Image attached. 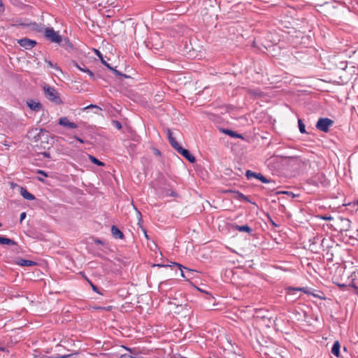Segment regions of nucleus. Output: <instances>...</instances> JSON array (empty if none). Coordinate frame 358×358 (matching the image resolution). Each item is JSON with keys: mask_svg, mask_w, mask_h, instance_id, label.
Instances as JSON below:
<instances>
[{"mask_svg": "<svg viewBox=\"0 0 358 358\" xmlns=\"http://www.w3.org/2000/svg\"><path fill=\"white\" fill-rule=\"evenodd\" d=\"M112 124L119 130L122 129V124L117 120H113Z\"/></svg>", "mask_w": 358, "mask_h": 358, "instance_id": "27", "label": "nucleus"}, {"mask_svg": "<svg viewBox=\"0 0 358 358\" xmlns=\"http://www.w3.org/2000/svg\"><path fill=\"white\" fill-rule=\"evenodd\" d=\"M314 181L316 185L320 184L323 187L329 184V181L324 173H317L314 178Z\"/></svg>", "mask_w": 358, "mask_h": 358, "instance_id": "8", "label": "nucleus"}, {"mask_svg": "<svg viewBox=\"0 0 358 358\" xmlns=\"http://www.w3.org/2000/svg\"><path fill=\"white\" fill-rule=\"evenodd\" d=\"M3 3H2L1 0H0V7H3Z\"/></svg>", "mask_w": 358, "mask_h": 358, "instance_id": "42", "label": "nucleus"}, {"mask_svg": "<svg viewBox=\"0 0 358 358\" xmlns=\"http://www.w3.org/2000/svg\"><path fill=\"white\" fill-rule=\"evenodd\" d=\"M42 155L45 157H47V158H50V154L48 152H44L42 153Z\"/></svg>", "mask_w": 358, "mask_h": 358, "instance_id": "39", "label": "nucleus"}, {"mask_svg": "<svg viewBox=\"0 0 358 358\" xmlns=\"http://www.w3.org/2000/svg\"><path fill=\"white\" fill-rule=\"evenodd\" d=\"M83 72H85V73H88V74H89V76H90L92 78H93V79L94 78V73H93L92 71H90L89 69H83Z\"/></svg>", "mask_w": 358, "mask_h": 358, "instance_id": "30", "label": "nucleus"}, {"mask_svg": "<svg viewBox=\"0 0 358 358\" xmlns=\"http://www.w3.org/2000/svg\"><path fill=\"white\" fill-rule=\"evenodd\" d=\"M72 355H57L55 357H52V358H68V357H70Z\"/></svg>", "mask_w": 358, "mask_h": 358, "instance_id": "31", "label": "nucleus"}, {"mask_svg": "<svg viewBox=\"0 0 358 358\" xmlns=\"http://www.w3.org/2000/svg\"><path fill=\"white\" fill-rule=\"evenodd\" d=\"M357 204H358V201H357Z\"/></svg>", "mask_w": 358, "mask_h": 358, "instance_id": "48", "label": "nucleus"}, {"mask_svg": "<svg viewBox=\"0 0 358 358\" xmlns=\"http://www.w3.org/2000/svg\"><path fill=\"white\" fill-rule=\"evenodd\" d=\"M74 138L78 141H79L80 143H85V141L84 140H83L82 138H80V137H78V136H74Z\"/></svg>", "mask_w": 358, "mask_h": 358, "instance_id": "36", "label": "nucleus"}, {"mask_svg": "<svg viewBox=\"0 0 358 358\" xmlns=\"http://www.w3.org/2000/svg\"><path fill=\"white\" fill-rule=\"evenodd\" d=\"M120 358H134V357L131 356L130 354L126 353V354L122 355Z\"/></svg>", "mask_w": 358, "mask_h": 358, "instance_id": "33", "label": "nucleus"}, {"mask_svg": "<svg viewBox=\"0 0 358 358\" xmlns=\"http://www.w3.org/2000/svg\"><path fill=\"white\" fill-rule=\"evenodd\" d=\"M27 216V214L25 212H22L21 214H20V222H22V220H24L25 219Z\"/></svg>", "mask_w": 358, "mask_h": 358, "instance_id": "34", "label": "nucleus"}, {"mask_svg": "<svg viewBox=\"0 0 358 358\" xmlns=\"http://www.w3.org/2000/svg\"><path fill=\"white\" fill-rule=\"evenodd\" d=\"M27 106L33 110L38 112L42 109V105L40 102H36L32 99L27 101Z\"/></svg>", "mask_w": 358, "mask_h": 358, "instance_id": "11", "label": "nucleus"}, {"mask_svg": "<svg viewBox=\"0 0 358 358\" xmlns=\"http://www.w3.org/2000/svg\"><path fill=\"white\" fill-rule=\"evenodd\" d=\"M87 281L90 284L93 291H94L95 292H96L98 294H101L99 290V289H98V287L96 285H94L90 280H87Z\"/></svg>", "mask_w": 358, "mask_h": 358, "instance_id": "29", "label": "nucleus"}, {"mask_svg": "<svg viewBox=\"0 0 358 358\" xmlns=\"http://www.w3.org/2000/svg\"><path fill=\"white\" fill-rule=\"evenodd\" d=\"M222 131L224 134H227L229 136L233 137V138H241V139L243 138L242 134H237L236 132H235L232 130L228 129H222Z\"/></svg>", "mask_w": 358, "mask_h": 358, "instance_id": "14", "label": "nucleus"}, {"mask_svg": "<svg viewBox=\"0 0 358 358\" xmlns=\"http://www.w3.org/2000/svg\"><path fill=\"white\" fill-rule=\"evenodd\" d=\"M110 70H111V71H113V73H114L115 75H117V76H123V74H122V73H120V71H118L117 70H116V69H113V67H112V69H110ZM124 76H125V75H124Z\"/></svg>", "mask_w": 358, "mask_h": 358, "instance_id": "32", "label": "nucleus"}, {"mask_svg": "<svg viewBox=\"0 0 358 358\" xmlns=\"http://www.w3.org/2000/svg\"><path fill=\"white\" fill-rule=\"evenodd\" d=\"M96 55L100 58V60H101V63L105 66H106L108 69H112V67L110 66V65L108 63H107L104 60V59L103 58V56H102L101 53L99 50H96Z\"/></svg>", "mask_w": 358, "mask_h": 358, "instance_id": "21", "label": "nucleus"}, {"mask_svg": "<svg viewBox=\"0 0 358 358\" xmlns=\"http://www.w3.org/2000/svg\"><path fill=\"white\" fill-rule=\"evenodd\" d=\"M158 266H166L165 265H160V264H158Z\"/></svg>", "mask_w": 358, "mask_h": 358, "instance_id": "46", "label": "nucleus"}, {"mask_svg": "<svg viewBox=\"0 0 358 358\" xmlns=\"http://www.w3.org/2000/svg\"><path fill=\"white\" fill-rule=\"evenodd\" d=\"M18 43L25 49L29 50L36 45V41L27 38H24L18 40Z\"/></svg>", "mask_w": 358, "mask_h": 358, "instance_id": "5", "label": "nucleus"}, {"mask_svg": "<svg viewBox=\"0 0 358 358\" xmlns=\"http://www.w3.org/2000/svg\"><path fill=\"white\" fill-rule=\"evenodd\" d=\"M321 218H322V220H332V219H333V218H332V217H331V216H327V215H325V216H322V217H321Z\"/></svg>", "mask_w": 358, "mask_h": 358, "instance_id": "35", "label": "nucleus"}, {"mask_svg": "<svg viewBox=\"0 0 358 358\" xmlns=\"http://www.w3.org/2000/svg\"><path fill=\"white\" fill-rule=\"evenodd\" d=\"M20 25L23 26V27H26V26H27V24H22V23H21Z\"/></svg>", "mask_w": 358, "mask_h": 358, "instance_id": "43", "label": "nucleus"}, {"mask_svg": "<svg viewBox=\"0 0 358 358\" xmlns=\"http://www.w3.org/2000/svg\"><path fill=\"white\" fill-rule=\"evenodd\" d=\"M298 125L299 131L301 134L306 133L305 124H303V121L301 119L298 120Z\"/></svg>", "mask_w": 358, "mask_h": 358, "instance_id": "24", "label": "nucleus"}, {"mask_svg": "<svg viewBox=\"0 0 358 358\" xmlns=\"http://www.w3.org/2000/svg\"><path fill=\"white\" fill-rule=\"evenodd\" d=\"M17 264L21 266H32L36 265V263L35 262H33V261H31V260L24 259H20L17 261Z\"/></svg>", "mask_w": 358, "mask_h": 358, "instance_id": "16", "label": "nucleus"}, {"mask_svg": "<svg viewBox=\"0 0 358 358\" xmlns=\"http://www.w3.org/2000/svg\"><path fill=\"white\" fill-rule=\"evenodd\" d=\"M111 234L115 238L123 239L124 237L123 233L115 225L111 227Z\"/></svg>", "mask_w": 358, "mask_h": 358, "instance_id": "13", "label": "nucleus"}, {"mask_svg": "<svg viewBox=\"0 0 358 358\" xmlns=\"http://www.w3.org/2000/svg\"><path fill=\"white\" fill-rule=\"evenodd\" d=\"M89 159H90L91 162H92L93 164H96L97 166H104V163L103 162L99 161L97 158H96L93 155H89Z\"/></svg>", "mask_w": 358, "mask_h": 358, "instance_id": "20", "label": "nucleus"}, {"mask_svg": "<svg viewBox=\"0 0 358 358\" xmlns=\"http://www.w3.org/2000/svg\"><path fill=\"white\" fill-rule=\"evenodd\" d=\"M74 66L78 68L80 71H83V69H87L85 64H83V66H80L77 62H73Z\"/></svg>", "mask_w": 358, "mask_h": 358, "instance_id": "28", "label": "nucleus"}, {"mask_svg": "<svg viewBox=\"0 0 358 358\" xmlns=\"http://www.w3.org/2000/svg\"><path fill=\"white\" fill-rule=\"evenodd\" d=\"M43 90L45 94V96L52 102L56 104H60L62 103V99H60L58 92L57 90L48 85H45L43 87Z\"/></svg>", "mask_w": 358, "mask_h": 358, "instance_id": "1", "label": "nucleus"}, {"mask_svg": "<svg viewBox=\"0 0 358 358\" xmlns=\"http://www.w3.org/2000/svg\"><path fill=\"white\" fill-rule=\"evenodd\" d=\"M163 194H164V195H163L164 196H173V197L178 196V193L173 190H165Z\"/></svg>", "mask_w": 358, "mask_h": 358, "instance_id": "23", "label": "nucleus"}, {"mask_svg": "<svg viewBox=\"0 0 358 358\" xmlns=\"http://www.w3.org/2000/svg\"><path fill=\"white\" fill-rule=\"evenodd\" d=\"M180 358H187V357H182V356H180Z\"/></svg>", "mask_w": 358, "mask_h": 358, "instance_id": "47", "label": "nucleus"}, {"mask_svg": "<svg viewBox=\"0 0 358 358\" xmlns=\"http://www.w3.org/2000/svg\"><path fill=\"white\" fill-rule=\"evenodd\" d=\"M234 228L239 231H245L248 233H250L252 231V229L248 224L243 226L235 225Z\"/></svg>", "mask_w": 358, "mask_h": 358, "instance_id": "19", "label": "nucleus"}, {"mask_svg": "<svg viewBox=\"0 0 358 358\" xmlns=\"http://www.w3.org/2000/svg\"><path fill=\"white\" fill-rule=\"evenodd\" d=\"M20 192L22 196L27 200L33 201L35 199V196L29 192L25 187H20Z\"/></svg>", "mask_w": 358, "mask_h": 358, "instance_id": "12", "label": "nucleus"}, {"mask_svg": "<svg viewBox=\"0 0 358 358\" xmlns=\"http://www.w3.org/2000/svg\"><path fill=\"white\" fill-rule=\"evenodd\" d=\"M334 121L327 117H321L316 124V128L323 132H327L329 127L332 126Z\"/></svg>", "mask_w": 358, "mask_h": 358, "instance_id": "2", "label": "nucleus"}, {"mask_svg": "<svg viewBox=\"0 0 358 358\" xmlns=\"http://www.w3.org/2000/svg\"><path fill=\"white\" fill-rule=\"evenodd\" d=\"M167 136L169 143L171 145V146L176 150H178V148H180L181 146L179 145V143L176 141V138L173 136V133L171 129H168L167 130Z\"/></svg>", "mask_w": 358, "mask_h": 358, "instance_id": "10", "label": "nucleus"}, {"mask_svg": "<svg viewBox=\"0 0 358 358\" xmlns=\"http://www.w3.org/2000/svg\"><path fill=\"white\" fill-rule=\"evenodd\" d=\"M0 244L15 245H16V243L10 238L3 237V236H0Z\"/></svg>", "mask_w": 358, "mask_h": 358, "instance_id": "18", "label": "nucleus"}, {"mask_svg": "<svg viewBox=\"0 0 358 358\" xmlns=\"http://www.w3.org/2000/svg\"><path fill=\"white\" fill-rule=\"evenodd\" d=\"M173 265L178 266L179 268V269L181 271V275L182 277L183 278H186V275H185L184 273V271H183V268L187 270V272H192V270H190V269H188L187 268L183 266L182 265L180 264H178V263H173Z\"/></svg>", "mask_w": 358, "mask_h": 358, "instance_id": "22", "label": "nucleus"}, {"mask_svg": "<svg viewBox=\"0 0 358 358\" xmlns=\"http://www.w3.org/2000/svg\"><path fill=\"white\" fill-rule=\"evenodd\" d=\"M99 108L101 110V108L99 106H97L96 105H93V104L89 105L85 108Z\"/></svg>", "mask_w": 358, "mask_h": 358, "instance_id": "37", "label": "nucleus"}, {"mask_svg": "<svg viewBox=\"0 0 358 358\" xmlns=\"http://www.w3.org/2000/svg\"><path fill=\"white\" fill-rule=\"evenodd\" d=\"M45 62L50 68L55 69L57 71H61V69L59 66H57L56 64H53L52 62L47 59H45Z\"/></svg>", "mask_w": 358, "mask_h": 358, "instance_id": "25", "label": "nucleus"}, {"mask_svg": "<svg viewBox=\"0 0 358 358\" xmlns=\"http://www.w3.org/2000/svg\"><path fill=\"white\" fill-rule=\"evenodd\" d=\"M45 36L53 43H59L62 40V36L52 27L45 29Z\"/></svg>", "mask_w": 358, "mask_h": 358, "instance_id": "3", "label": "nucleus"}, {"mask_svg": "<svg viewBox=\"0 0 358 358\" xmlns=\"http://www.w3.org/2000/svg\"><path fill=\"white\" fill-rule=\"evenodd\" d=\"M134 358H145L143 357H134Z\"/></svg>", "mask_w": 358, "mask_h": 358, "instance_id": "44", "label": "nucleus"}, {"mask_svg": "<svg viewBox=\"0 0 358 358\" xmlns=\"http://www.w3.org/2000/svg\"><path fill=\"white\" fill-rule=\"evenodd\" d=\"M271 223L273 226L278 227V224H276L273 221L271 220Z\"/></svg>", "mask_w": 358, "mask_h": 358, "instance_id": "41", "label": "nucleus"}, {"mask_svg": "<svg viewBox=\"0 0 358 358\" xmlns=\"http://www.w3.org/2000/svg\"><path fill=\"white\" fill-rule=\"evenodd\" d=\"M288 289H289V291H301L307 294H312V292H310L311 289L308 287H289Z\"/></svg>", "mask_w": 358, "mask_h": 358, "instance_id": "17", "label": "nucleus"}, {"mask_svg": "<svg viewBox=\"0 0 358 358\" xmlns=\"http://www.w3.org/2000/svg\"><path fill=\"white\" fill-rule=\"evenodd\" d=\"M58 124L68 129H76L78 127V125L71 122L67 117H62L59 119Z\"/></svg>", "mask_w": 358, "mask_h": 358, "instance_id": "6", "label": "nucleus"}, {"mask_svg": "<svg viewBox=\"0 0 358 358\" xmlns=\"http://www.w3.org/2000/svg\"><path fill=\"white\" fill-rule=\"evenodd\" d=\"M167 136L169 143L171 145V146L176 150H178V148H180L181 146L179 145V143L176 141V138L173 136V133L171 129H168L167 130Z\"/></svg>", "mask_w": 358, "mask_h": 358, "instance_id": "9", "label": "nucleus"}, {"mask_svg": "<svg viewBox=\"0 0 358 358\" xmlns=\"http://www.w3.org/2000/svg\"><path fill=\"white\" fill-rule=\"evenodd\" d=\"M177 152L180 153L182 157L187 159L189 162H194L195 157L189 152L188 150L183 148L182 147L178 148Z\"/></svg>", "mask_w": 358, "mask_h": 358, "instance_id": "7", "label": "nucleus"}, {"mask_svg": "<svg viewBox=\"0 0 358 358\" xmlns=\"http://www.w3.org/2000/svg\"><path fill=\"white\" fill-rule=\"evenodd\" d=\"M355 289V293L358 295V287L357 286H353Z\"/></svg>", "mask_w": 358, "mask_h": 358, "instance_id": "40", "label": "nucleus"}, {"mask_svg": "<svg viewBox=\"0 0 358 358\" xmlns=\"http://www.w3.org/2000/svg\"><path fill=\"white\" fill-rule=\"evenodd\" d=\"M245 176H246L247 179H248V180H250V179H251L252 178H257V179L259 180L263 183H268V182H271L270 180L267 179L262 173L253 172V171H252L250 170H248L246 171Z\"/></svg>", "mask_w": 358, "mask_h": 358, "instance_id": "4", "label": "nucleus"}, {"mask_svg": "<svg viewBox=\"0 0 358 358\" xmlns=\"http://www.w3.org/2000/svg\"><path fill=\"white\" fill-rule=\"evenodd\" d=\"M340 343L338 341H336L331 348V353L336 356L337 357H340Z\"/></svg>", "mask_w": 358, "mask_h": 358, "instance_id": "15", "label": "nucleus"}, {"mask_svg": "<svg viewBox=\"0 0 358 358\" xmlns=\"http://www.w3.org/2000/svg\"><path fill=\"white\" fill-rule=\"evenodd\" d=\"M238 199L246 202H250L248 197L241 193H239L238 194Z\"/></svg>", "mask_w": 358, "mask_h": 358, "instance_id": "26", "label": "nucleus"}, {"mask_svg": "<svg viewBox=\"0 0 358 358\" xmlns=\"http://www.w3.org/2000/svg\"><path fill=\"white\" fill-rule=\"evenodd\" d=\"M37 173H39V174H41V175H43V176H45V177H47V176H48V175L46 174V173H45L44 171H42V170H38V171H37Z\"/></svg>", "mask_w": 358, "mask_h": 358, "instance_id": "38", "label": "nucleus"}, {"mask_svg": "<svg viewBox=\"0 0 358 358\" xmlns=\"http://www.w3.org/2000/svg\"><path fill=\"white\" fill-rule=\"evenodd\" d=\"M0 350L4 351V348L0 347Z\"/></svg>", "mask_w": 358, "mask_h": 358, "instance_id": "45", "label": "nucleus"}]
</instances>
